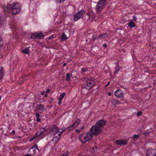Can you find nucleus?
I'll return each mask as SVG.
<instances>
[{
	"label": "nucleus",
	"mask_w": 156,
	"mask_h": 156,
	"mask_svg": "<svg viewBox=\"0 0 156 156\" xmlns=\"http://www.w3.org/2000/svg\"><path fill=\"white\" fill-rule=\"evenodd\" d=\"M66 63H64L63 64V66H66Z\"/></svg>",
	"instance_id": "6e6d98bb"
},
{
	"label": "nucleus",
	"mask_w": 156,
	"mask_h": 156,
	"mask_svg": "<svg viewBox=\"0 0 156 156\" xmlns=\"http://www.w3.org/2000/svg\"><path fill=\"white\" fill-rule=\"evenodd\" d=\"M139 137V135L138 134H134L132 137L133 139L136 140L138 139Z\"/></svg>",
	"instance_id": "4be33fe9"
},
{
	"label": "nucleus",
	"mask_w": 156,
	"mask_h": 156,
	"mask_svg": "<svg viewBox=\"0 0 156 156\" xmlns=\"http://www.w3.org/2000/svg\"><path fill=\"white\" fill-rule=\"evenodd\" d=\"M37 105L38 106V110L40 111L41 112H44L45 110V108L43 104H40L39 105Z\"/></svg>",
	"instance_id": "f8f14e48"
},
{
	"label": "nucleus",
	"mask_w": 156,
	"mask_h": 156,
	"mask_svg": "<svg viewBox=\"0 0 156 156\" xmlns=\"http://www.w3.org/2000/svg\"><path fill=\"white\" fill-rule=\"evenodd\" d=\"M23 156H31L30 154H26L23 155Z\"/></svg>",
	"instance_id": "37998d69"
},
{
	"label": "nucleus",
	"mask_w": 156,
	"mask_h": 156,
	"mask_svg": "<svg viewBox=\"0 0 156 156\" xmlns=\"http://www.w3.org/2000/svg\"><path fill=\"white\" fill-rule=\"evenodd\" d=\"M82 70L84 72H85L86 71V69H84L83 68L82 69Z\"/></svg>",
	"instance_id": "a19ab883"
},
{
	"label": "nucleus",
	"mask_w": 156,
	"mask_h": 156,
	"mask_svg": "<svg viewBox=\"0 0 156 156\" xmlns=\"http://www.w3.org/2000/svg\"><path fill=\"white\" fill-rule=\"evenodd\" d=\"M80 122V120L79 119H77L76 121L71 125L73 126V127H74L75 128L79 125Z\"/></svg>",
	"instance_id": "4468645a"
},
{
	"label": "nucleus",
	"mask_w": 156,
	"mask_h": 156,
	"mask_svg": "<svg viewBox=\"0 0 156 156\" xmlns=\"http://www.w3.org/2000/svg\"><path fill=\"white\" fill-rule=\"evenodd\" d=\"M6 116H9V115H8V114H7V115H6Z\"/></svg>",
	"instance_id": "13d9d810"
},
{
	"label": "nucleus",
	"mask_w": 156,
	"mask_h": 156,
	"mask_svg": "<svg viewBox=\"0 0 156 156\" xmlns=\"http://www.w3.org/2000/svg\"><path fill=\"white\" fill-rule=\"evenodd\" d=\"M30 38L31 39H33L37 38L36 33L33 34L31 36Z\"/></svg>",
	"instance_id": "a878e982"
},
{
	"label": "nucleus",
	"mask_w": 156,
	"mask_h": 156,
	"mask_svg": "<svg viewBox=\"0 0 156 156\" xmlns=\"http://www.w3.org/2000/svg\"><path fill=\"white\" fill-rule=\"evenodd\" d=\"M37 134H36L35 136H34L33 137H32V138H31L30 140V142L32 141H33L34 139H35L36 138V136H37Z\"/></svg>",
	"instance_id": "473e14b6"
},
{
	"label": "nucleus",
	"mask_w": 156,
	"mask_h": 156,
	"mask_svg": "<svg viewBox=\"0 0 156 156\" xmlns=\"http://www.w3.org/2000/svg\"><path fill=\"white\" fill-rule=\"evenodd\" d=\"M106 120L102 119L96 122L95 125L99 128H100V129L102 131L103 126L106 125Z\"/></svg>",
	"instance_id": "6e6552de"
},
{
	"label": "nucleus",
	"mask_w": 156,
	"mask_h": 156,
	"mask_svg": "<svg viewBox=\"0 0 156 156\" xmlns=\"http://www.w3.org/2000/svg\"><path fill=\"white\" fill-rule=\"evenodd\" d=\"M36 116L37 118H39L40 116V115L39 113L37 112L36 113Z\"/></svg>",
	"instance_id": "e433bc0d"
},
{
	"label": "nucleus",
	"mask_w": 156,
	"mask_h": 156,
	"mask_svg": "<svg viewBox=\"0 0 156 156\" xmlns=\"http://www.w3.org/2000/svg\"><path fill=\"white\" fill-rule=\"evenodd\" d=\"M115 143L119 145H125L128 143V142L127 141L124 140H116L115 141Z\"/></svg>",
	"instance_id": "9b49d317"
},
{
	"label": "nucleus",
	"mask_w": 156,
	"mask_h": 156,
	"mask_svg": "<svg viewBox=\"0 0 156 156\" xmlns=\"http://www.w3.org/2000/svg\"><path fill=\"white\" fill-rule=\"evenodd\" d=\"M100 129V128H99L94 125L91 127L89 132L91 134L92 136H97L102 131L101 129Z\"/></svg>",
	"instance_id": "39448f33"
},
{
	"label": "nucleus",
	"mask_w": 156,
	"mask_h": 156,
	"mask_svg": "<svg viewBox=\"0 0 156 156\" xmlns=\"http://www.w3.org/2000/svg\"><path fill=\"white\" fill-rule=\"evenodd\" d=\"M41 120V119L40 118H37V121L38 122H39Z\"/></svg>",
	"instance_id": "ea45409f"
},
{
	"label": "nucleus",
	"mask_w": 156,
	"mask_h": 156,
	"mask_svg": "<svg viewBox=\"0 0 156 156\" xmlns=\"http://www.w3.org/2000/svg\"><path fill=\"white\" fill-rule=\"evenodd\" d=\"M103 46L104 47L106 48L107 46V44H106L105 43L103 44Z\"/></svg>",
	"instance_id": "c03bdc74"
},
{
	"label": "nucleus",
	"mask_w": 156,
	"mask_h": 156,
	"mask_svg": "<svg viewBox=\"0 0 156 156\" xmlns=\"http://www.w3.org/2000/svg\"><path fill=\"white\" fill-rule=\"evenodd\" d=\"M7 7L9 11L14 15H16L20 12L21 5L18 3H15L13 4L8 5Z\"/></svg>",
	"instance_id": "f257e3e1"
},
{
	"label": "nucleus",
	"mask_w": 156,
	"mask_h": 156,
	"mask_svg": "<svg viewBox=\"0 0 156 156\" xmlns=\"http://www.w3.org/2000/svg\"><path fill=\"white\" fill-rule=\"evenodd\" d=\"M147 156H156V151L155 150L149 149L147 151Z\"/></svg>",
	"instance_id": "9d476101"
},
{
	"label": "nucleus",
	"mask_w": 156,
	"mask_h": 156,
	"mask_svg": "<svg viewBox=\"0 0 156 156\" xmlns=\"http://www.w3.org/2000/svg\"><path fill=\"white\" fill-rule=\"evenodd\" d=\"M108 34L106 33L103 34H101L98 36V38L102 39V38H105V37H108Z\"/></svg>",
	"instance_id": "dca6fc26"
},
{
	"label": "nucleus",
	"mask_w": 156,
	"mask_h": 156,
	"mask_svg": "<svg viewBox=\"0 0 156 156\" xmlns=\"http://www.w3.org/2000/svg\"><path fill=\"white\" fill-rule=\"evenodd\" d=\"M37 144H35L31 148V149H37Z\"/></svg>",
	"instance_id": "2f4dec72"
},
{
	"label": "nucleus",
	"mask_w": 156,
	"mask_h": 156,
	"mask_svg": "<svg viewBox=\"0 0 156 156\" xmlns=\"http://www.w3.org/2000/svg\"><path fill=\"white\" fill-rule=\"evenodd\" d=\"M106 0H100L97 5L96 10L97 12L101 11L106 4Z\"/></svg>",
	"instance_id": "423d86ee"
},
{
	"label": "nucleus",
	"mask_w": 156,
	"mask_h": 156,
	"mask_svg": "<svg viewBox=\"0 0 156 156\" xmlns=\"http://www.w3.org/2000/svg\"><path fill=\"white\" fill-rule=\"evenodd\" d=\"M62 98L61 97H60L58 98V99L59 100V101H61L62 99Z\"/></svg>",
	"instance_id": "de8ad7c7"
},
{
	"label": "nucleus",
	"mask_w": 156,
	"mask_h": 156,
	"mask_svg": "<svg viewBox=\"0 0 156 156\" xmlns=\"http://www.w3.org/2000/svg\"><path fill=\"white\" fill-rule=\"evenodd\" d=\"M5 71L4 68L3 66H1L0 69V75H4L5 73Z\"/></svg>",
	"instance_id": "a211bd4d"
},
{
	"label": "nucleus",
	"mask_w": 156,
	"mask_h": 156,
	"mask_svg": "<svg viewBox=\"0 0 156 156\" xmlns=\"http://www.w3.org/2000/svg\"><path fill=\"white\" fill-rule=\"evenodd\" d=\"M142 130L141 129L139 128L137 130V132L139 133H141Z\"/></svg>",
	"instance_id": "72a5a7b5"
},
{
	"label": "nucleus",
	"mask_w": 156,
	"mask_h": 156,
	"mask_svg": "<svg viewBox=\"0 0 156 156\" xmlns=\"http://www.w3.org/2000/svg\"><path fill=\"white\" fill-rule=\"evenodd\" d=\"M61 103V101H59V102H58V104L59 105H60Z\"/></svg>",
	"instance_id": "8fccbe9b"
},
{
	"label": "nucleus",
	"mask_w": 156,
	"mask_h": 156,
	"mask_svg": "<svg viewBox=\"0 0 156 156\" xmlns=\"http://www.w3.org/2000/svg\"><path fill=\"white\" fill-rule=\"evenodd\" d=\"M50 91V90L49 89H47L46 92V93H49Z\"/></svg>",
	"instance_id": "58836bf2"
},
{
	"label": "nucleus",
	"mask_w": 156,
	"mask_h": 156,
	"mask_svg": "<svg viewBox=\"0 0 156 156\" xmlns=\"http://www.w3.org/2000/svg\"><path fill=\"white\" fill-rule=\"evenodd\" d=\"M41 132L40 133V134L39 135H37V136L41 135L45 131V129L43 128H41Z\"/></svg>",
	"instance_id": "bb28decb"
},
{
	"label": "nucleus",
	"mask_w": 156,
	"mask_h": 156,
	"mask_svg": "<svg viewBox=\"0 0 156 156\" xmlns=\"http://www.w3.org/2000/svg\"><path fill=\"white\" fill-rule=\"evenodd\" d=\"M92 137L90 132H84L79 136V138L80 141L83 144L85 143L91 139Z\"/></svg>",
	"instance_id": "f03ea898"
},
{
	"label": "nucleus",
	"mask_w": 156,
	"mask_h": 156,
	"mask_svg": "<svg viewBox=\"0 0 156 156\" xmlns=\"http://www.w3.org/2000/svg\"><path fill=\"white\" fill-rule=\"evenodd\" d=\"M119 65H118L115 68V71L114 74H115L116 73L118 72L119 70Z\"/></svg>",
	"instance_id": "b1692460"
},
{
	"label": "nucleus",
	"mask_w": 156,
	"mask_h": 156,
	"mask_svg": "<svg viewBox=\"0 0 156 156\" xmlns=\"http://www.w3.org/2000/svg\"><path fill=\"white\" fill-rule=\"evenodd\" d=\"M97 37V34H93V35L92 36V39L93 40V41H94L95 39H96V38Z\"/></svg>",
	"instance_id": "cd10ccee"
},
{
	"label": "nucleus",
	"mask_w": 156,
	"mask_h": 156,
	"mask_svg": "<svg viewBox=\"0 0 156 156\" xmlns=\"http://www.w3.org/2000/svg\"><path fill=\"white\" fill-rule=\"evenodd\" d=\"M1 97L0 96V100H1Z\"/></svg>",
	"instance_id": "bf43d9fd"
},
{
	"label": "nucleus",
	"mask_w": 156,
	"mask_h": 156,
	"mask_svg": "<svg viewBox=\"0 0 156 156\" xmlns=\"http://www.w3.org/2000/svg\"><path fill=\"white\" fill-rule=\"evenodd\" d=\"M137 19V17L135 16H134L133 17V20L135 21H136V20Z\"/></svg>",
	"instance_id": "f704fd0d"
},
{
	"label": "nucleus",
	"mask_w": 156,
	"mask_h": 156,
	"mask_svg": "<svg viewBox=\"0 0 156 156\" xmlns=\"http://www.w3.org/2000/svg\"><path fill=\"white\" fill-rule=\"evenodd\" d=\"M69 152L66 151V152L62 154H61L60 156H67Z\"/></svg>",
	"instance_id": "c85d7f7f"
},
{
	"label": "nucleus",
	"mask_w": 156,
	"mask_h": 156,
	"mask_svg": "<svg viewBox=\"0 0 156 156\" xmlns=\"http://www.w3.org/2000/svg\"><path fill=\"white\" fill-rule=\"evenodd\" d=\"M108 95L109 96L111 95V93L110 92H109L108 93Z\"/></svg>",
	"instance_id": "3c124183"
},
{
	"label": "nucleus",
	"mask_w": 156,
	"mask_h": 156,
	"mask_svg": "<svg viewBox=\"0 0 156 156\" xmlns=\"http://www.w3.org/2000/svg\"><path fill=\"white\" fill-rule=\"evenodd\" d=\"M53 38H54V35H53L50 36L48 37V39L50 40V39H52Z\"/></svg>",
	"instance_id": "4c0bfd02"
},
{
	"label": "nucleus",
	"mask_w": 156,
	"mask_h": 156,
	"mask_svg": "<svg viewBox=\"0 0 156 156\" xmlns=\"http://www.w3.org/2000/svg\"><path fill=\"white\" fill-rule=\"evenodd\" d=\"M115 94L117 98H122L124 96L123 91L121 89L117 90L115 92Z\"/></svg>",
	"instance_id": "1a4fd4ad"
},
{
	"label": "nucleus",
	"mask_w": 156,
	"mask_h": 156,
	"mask_svg": "<svg viewBox=\"0 0 156 156\" xmlns=\"http://www.w3.org/2000/svg\"><path fill=\"white\" fill-rule=\"evenodd\" d=\"M74 129V128L73 127V126L72 125H71L69 127H67V130L69 131H70L73 130Z\"/></svg>",
	"instance_id": "393cba45"
},
{
	"label": "nucleus",
	"mask_w": 156,
	"mask_h": 156,
	"mask_svg": "<svg viewBox=\"0 0 156 156\" xmlns=\"http://www.w3.org/2000/svg\"><path fill=\"white\" fill-rule=\"evenodd\" d=\"M110 83V82H109L106 85H105V86L106 87H107L108 86V85Z\"/></svg>",
	"instance_id": "49530a36"
},
{
	"label": "nucleus",
	"mask_w": 156,
	"mask_h": 156,
	"mask_svg": "<svg viewBox=\"0 0 156 156\" xmlns=\"http://www.w3.org/2000/svg\"><path fill=\"white\" fill-rule=\"evenodd\" d=\"M142 112L141 111H140L138 112L137 113L136 115L138 117L140 116L142 114Z\"/></svg>",
	"instance_id": "c756f323"
},
{
	"label": "nucleus",
	"mask_w": 156,
	"mask_h": 156,
	"mask_svg": "<svg viewBox=\"0 0 156 156\" xmlns=\"http://www.w3.org/2000/svg\"><path fill=\"white\" fill-rule=\"evenodd\" d=\"M66 80L69 81L71 80V78L69 73H67L66 75Z\"/></svg>",
	"instance_id": "5701e85b"
},
{
	"label": "nucleus",
	"mask_w": 156,
	"mask_h": 156,
	"mask_svg": "<svg viewBox=\"0 0 156 156\" xmlns=\"http://www.w3.org/2000/svg\"><path fill=\"white\" fill-rule=\"evenodd\" d=\"M68 38L66 35L65 34L64 32L62 34L61 39L62 40H66Z\"/></svg>",
	"instance_id": "6ab92c4d"
},
{
	"label": "nucleus",
	"mask_w": 156,
	"mask_h": 156,
	"mask_svg": "<svg viewBox=\"0 0 156 156\" xmlns=\"http://www.w3.org/2000/svg\"><path fill=\"white\" fill-rule=\"evenodd\" d=\"M30 47H27L25 49L22 50V52L23 53L27 54H29L30 51L29 49Z\"/></svg>",
	"instance_id": "2eb2a0df"
},
{
	"label": "nucleus",
	"mask_w": 156,
	"mask_h": 156,
	"mask_svg": "<svg viewBox=\"0 0 156 156\" xmlns=\"http://www.w3.org/2000/svg\"><path fill=\"white\" fill-rule=\"evenodd\" d=\"M86 82L82 85V87L83 88H85L86 89H90L95 84V80L94 79H87L84 78Z\"/></svg>",
	"instance_id": "7ed1b4c3"
},
{
	"label": "nucleus",
	"mask_w": 156,
	"mask_h": 156,
	"mask_svg": "<svg viewBox=\"0 0 156 156\" xmlns=\"http://www.w3.org/2000/svg\"><path fill=\"white\" fill-rule=\"evenodd\" d=\"M85 12V10L83 9L78 12L74 16L73 18L74 21H76L83 17Z\"/></svg>",
	"instance_id": "0eeeda50"
},
{
	"label": "nucleus",
	"mask_w": 156,
	"mask_h": 156,
	"mask_svg": "<svg viewBox=\"0 0 156 156\" xmlns=\"http://www.w3.org/2000/svg\"><path fill=\"white\" fill-rule=\"evenodd\" d=\"M4 76V75H0V80L3 78Z\"/></svg>",
	"instance_id": "79ce46f5"
},
{
	"label": "nucleus",
	"mask_w": 156,
	"mask_h": 156,
	"mask_svg": "<svg viewBox=\"0 0 156 156\" xmlns=\"http://www.w3.org/2000/svg\"><path fill=\"white\" fill-rule=\"evenodd\" d=\"M80 130L78 129H77L76 130V132L77 133H79L80 132Z\"/></svg>",
	"instance_id": "09e8293b"
},
{
	"label": "nucleus",
	"mask_w": 156,
	"mask_h": 156,
	"mask_svg": "<svg viewBox=\"0 0 156 156\" xmlns=\"http://www.w3.org/2000/svg\"><path fill=\"white\" fill-rule=\"evenodd\" d=\"M45 93V91H43L41 92V94L42 95H43Z\"/></svg>",
	"instance_id": "a18cd8bd"
},
{
	"label": "nucleus",
	"mask_w": 156,
	"mask_h": 156,
	"mask_svg": "<svg viewBox=\"0 0 156 156\" xmlns=\"http://www.w3.org/2000/svg\"><path fill=\"white\" fill-rule=\"evenodd\" d=\"M12 133H13V134H15V131H13H13H12Z\"/></svg>",
	"instance_id": "5fc2aeb1"
},
{
	"label": "nucleus",
	"mask_w": 156,
	"mask_h": 156,
	"mask_svg": "<svg viewBox=\"0 0 156 156\" xmlns=\"http://www.w3.org/2000/svg\"><path fill=\"white\" fill-rule=\"evenodd\" d=\"M44 97H48V95L47 94H44Z\"/></svg>",
	"instance_id": "864d4df0"
},
{
	"label": "nucleus",
	"mask_w": 156,
	"mask_h": 156,
	"mask_svg": "<svg viewBox=\"0 0 156 156\" xmlns=\"http://www.w3.org/2000/svg\"><path fill=\"white\" fill-rule=\"evenodd\" d=\"M37 38L38 39H42L44 37V34L41 33H36Z\"/></svg>",
	"instance_id": "ddd939ff"
},
{
	"label": "nucleus",
	"mask_w": 156,
	"mask_h": 156,
	"mask_svg": "<svg viewBox=\"0 0 156 156\" xmlns=\"http://www.w3.org/2000/svg\"><path fill=\"white\" fill-rule=\"evenodd\" d=\"M50 130L51 132H53L55 133L53 140L56 139V140H58L61 137V132H59L57 127L55 125H53L50 127Z\"/></svg>",
	"instance_id": "20e7f679"
},
{
	"label": "nucleus",
	"mask_w": 156,
	"mask_h": 156,
	"mask_svg": "<svg viewBox=\"0 0 156 156\" xmlns=\"http://www.w3.org/2000/svg\"><path fill=\"white\" fill-rule=\"evenodd\" d=\"M87 14L88 15H89V13H87Z\"/></svg>",
	"instance_id": "4d7b16f0"
},
{
	"label": "nucleus",
	"mask_w": 156,
	"mask_h": 156,
	"mask_svg": "<svg viewBox=\"0 0 156 156\" xmlns=\"http://www.w3.org/2000/svg\"><path fill=\"white\" fill-rule=\"evenodd\" d=\"M65 95L66 93L65 92H63L60 95V97L63 98L65 96Z\"/></svg>",
	"instance_id": "7c9ffc66"
},
{
	"label": "nucleus",
	"mask_w": 156,
	"mask_h": 156,
	"mask_svg": "<svg viewBox=\"0 0 156 156\" xmlns=\"http://www.w3.org/2000/svg\"><path fill=\"white\" fill-rule=\"evenodd\" d=\"M128 25L130 28H132L136 26L135 24L133 21H130L128 23Z\"/></svg>",
	"instance_id": "f3484780"
},
{
	"label": "nucleus",
	"mask_w": 156,
	"mask_h": 156,
	"mask_svg": "<svg viewBox=\"0 0 156 156\" xmlns=\"http://www.w3.org/2000/svg\"><path fill=\"white\" fill-rule=\"evenodd\" d=\"M151 132L149 130H146L144 132H143V134L144 136H148L150 133Z\"/></svg>",
	"instance_id": "412c9836"
},
{
	"label": "nucleus",
	"mask_w": 156,
	"mask_h": 156,
	"mask_svg": "<svg viewBox=\"0 0 156 156\" xmlns=\"http://www.w3.org/2000/svg\"><path fill=\"white\" fill-rule=\"evenodd\" d=\"M65 0H56V2H58L60 3L63 2Z\"/></svg>",
	"instance_id": "c9c22d12"
},
{
	"label": "nucleus",
	"mask_w": 156,
	"mask_h": 156,
	"mask_svg": "<svg viewBox=\"0 0 156 156\" xmlns=\"http://www.w3.org/2000/svg\"><path fill=\"white\" fill-rule=\"evenodd\" d=\"M111 102L112 104L115 105L119 103L118 101L114 99H112Z\"/></svg>",
	"instance_id": "aec40b11"
},
{
	"label": "nucleus",
	"mask_w": 156,
	"mask_h": 156,
	"mask_svg": "<svg viewBox=\"0 0 156 156\" xmlns=\"http://www.w3.org/2000/svg\"><path fill=\"white\" fill-rule=\"evenodd\" d=\"M84 126H82L81 128V129L83 130L84 129Z\"/></svg>",
	"instance_id": "603ef678"
}]
</instances>
